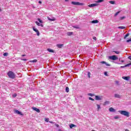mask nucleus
I'll list each match as a JSON object with an SVG mask.
<instances>
[{
    "label": "nucleus",
    "mask_w": 131,
    "mask_h": 131,
    "mask_svg": "<svg viewBox=\"0 0 131 131\" xmlns=\"http://www.w3.org/2000/svg\"><path fill=\"white\" fill-rule=\"evenodd\" d=\"M119 112L124 116H126L127 117H129V113L126 111H119Z\"/></svg>",
    "instance_id": "nucleus-1"
},
{
    "label": "nucleus",
    "mask_w": 131,
    "mask_h": 131,
    "mask_svg": "<svg viewBox=\"0 0 131 131\" xmlns=\"http://www.w3.org/2000/svg\"><path fill=\"white\" fill-rule=\"evenodd\" d=\"M7 74L10 78H15V73H14V72L12 71H9Z\"/></svg>",
    "instance_id": "nucleus-2"
},
{
    "label": "nucleus",
    "mask_w": 131,
    "mask_h": 131,
    "mask_svg": "<svg viewBox=\"0 0 131 131\" xmlns=\"http://www.w3.org/2000/svg\"><path fill=\"white\" fill-rule=\"evenodd\" d=\"M110 60H113V61H116V60H118V57L116 55H113L112 56L108 57Z\"/></svg>",
    "instance_id": "nucleus-3"
},
{
    "label": "nucleus",
    "mask_w": 131,
    "mask_h": 131,
    "mask_svg": "<svg viewBox=\"0 0 131 131\" xmlns=\"http://www.w3.org/2000/svg\"><path fill=\"white\" fill-rule=\"evenodd\" d=\"M95 100H96V101H100V100H103V97L100 96L99 95H96L95 96Z\"/></svg>",
    "instance_id": "nucleus-4"
},
{
    "label": "nucleus",
    "mask_w": 131,
    "mask_h": 131,
    "mask_svg": "<svg viewBox=\"0 0 131 131\" xmlns=\"http://www.w3.org/2000/svg\"><path fill=\"white\" fill-rule=\"evenodd\" d=\"M72 4L74 5L75 6H81L82 5V3L76 2H72Z\"/></svg>",
    "instance_id": "nucleus-5"
},
{
    "label": "nucleus",
    "mask_w": 131,
    "mask_h": 131,
    "mask_svg": "<svg viewBox=\"0 0 131 131\" xmlns=\"http://www.w3.org/2000/svg\"><path fill=\"white\" fill-rule=\"evenodd\" d=\"M97 6H98V4H92L89 5L88 7H89V8H93L94 7H97Z\"/></svg>",
    "instance_id": "nucleus-6"
},
{
    "label": "nucleus",
    "mask_w": 131,
    "mask_h": 131,
    "mask_svg": "<svg viewBox=\"0 0 131 131\" xmlns=\"http://www.w3.org/2000/svg\"><path fill=\"white\" fill-rule=\"evenodd\" d=\"M33 30H34V31H35V32H36L37 35L38 36H39L40 33H39V32L38 31V30H37V29H36V28H33Z\"/></svg>",
    "instance_id": "nucleus-7"
},
{
    "label": "nucleus",
    "mask_w": 131,
    "mask_h": 131,
    "mask_svg": "<svg viewBox=\"0 0 131 131\" xmlns=\"http://www.w3.org/2000/svg\"><path fill=\"white\" fill-rule=\"evenodd\" d=\"M32 108L33 109V110H34L35 111H36V112H37L38 113H39L40 112V111H39V109L36 108V107H32Z\"/></svg>",
    "instance_id": "nucleus-8"
},
{
    "label": "nucleus",
    "mask_w": 131,
    "mask_h": 131,
    "mask_svg": "<svg viewBox=\"0 0 131 131\" xmlns=\"http://www.w3.org/2000/svg\"><path fill=\"white\" fill-rule=\"evenodd\" d=\"M14 113H16V114H19V115H23L22 113L17 110L14 111Z\"/></svg>",
    "instance_id": "nucleus-9"
},
{
    "label": "nucleus",
    "mask_w": 131,
    "mask_h": 131,
    "mask_svg": "<svg viewBox=\"0 0 131 131\" xmlns=\"http://www.w3.org/2000/svg\"><path fill=\"white\" fill-rule=\"evenodd\" d=\"M91 23H92L93 24H96L97 23H99V20L96 19V20H92L91 21Z\"/></svg>",
    "instance_id": "nucleus-10"
},
{
    "label": "nucleus",
    "mask_w": 131,
    "mask_h": 131,
    "mask_svg": "<svg viewBox=\"0 0 131 131\" xmlns=\"http://www.w3.org/2000/svg\"><path fill=\"white\" fill-rule=\"evenodd\" d=\"M123 79H125V80H129V76H123L122 77Z\"/></svg>",
    "instance_id": "nucleus-11"
},
{
    "label": "nucleus",
    "mask_w": 131,
    "mask_h": 131,
    "mask_svg": "<svg viewBox=\"0 0 131 131\" xmlns=\"http://www.w3.org/2000/svg\"><path fill=\"white\" fill-rule=\"evenodd\" d=\"M48 19L49 20V21H55V20H56V19L55 18V17H52V18L48 17Z\"/></svg>",
    "instance_id": "nucleus-12"
},
{
    "label": "nucleus",
    "mask_w": 131,
    "mask_h": 131,
    "mask_svg": "<svg viewBox=\"0 0 131 131\" xmlns=\"http://www.w3.org/2000/svg\"><path fill=\"white\" fill-rule=\"evenodd\" d=\"M110 112H115V109L113 108V107H111L109 108Z\"/></svg>",
    "instance_id": "nucleus-13"
},
{
    "label": "nucleus",
    "mask_w": 131,
    "mask_h": 131,
    "mask_svg": "<svg viewBox=\"0 0 131 131\" xmlns=\"http://www.w3.org/2000/svg\"><path fill=\"white\" fill-rule=\"evenodd\" d=\"M57 47L59 49H62V47H63V44H57Z\"/></svg>",
    "instance_id": "nucleus-14"
},
{
    "label": "nucleus",
    "mask_w": 131,
    "mask_h": 131,
    "mask_svg": "<svg viewBox=\"0 0 131 131\" xmlns=\"http://www.w3.org/2000/svg\"><path fill=\"white\" fill-rule=\"evenodd\" d=\"M100 63H101V64H105V65H106V66H110V64L107 63V62H106L105 61H101V62H100Z\"/></svg>",
    "instance_id": "nucleus-15"
},
{
    "label": "nucleus",
    "mask_w": 131,
    "mask_h": 131,
    "mask_svg": "<svg viewBox=\"0 0 131 131\" xmlns=\"http://www.w3.org/2000/svg\"><path fill=\"white\" fill-rule=\"evenodd\" d=\"M115 98H118V99L121 98V96H120V95H119V94H115Z\"/></svg>",
    "instance_id": "nucleus-16"
},
{
    "label": "nucleus",
    "mask_w": 131,
    "mask_h": 131,
    "mask_svg": "<svg viewBox=\"0 0 131 131\" xmlns=\"http://www.w3.org/2000/svg\"><path fill=\"white\" fill-rule=\"evenodd\" d=\"M47 51L49 52V53H54V50L50 48L48 49Z\"/></svg>",
    "instance_id": "nucleus-17"
},
{
    "label": "nucleus",
    "mask_w": 131,
    "mask_h": 131,
    "mask_svg": "<svg viewBox=\"0 0 131 131\" xmlns=\"http://www.w3.org/2000/svg\"><path fill=\"white\" fill-rule=\"evenodd\" d=\"M67 35L70 36V35H72L73 34V32H69L67 33Z\"/></svg>",
    "instance_id": "nucleus-18"
},
{
    "label": "nucleus",
    "mask_w": 131,
    "mask_h": 131,
    "mask_svg": "<svg viewBox=\"0 0 131 131\" xmlns=\"http://www.w3.org/2000/svg\"><path fill=\"white\" fill-rule=\"evenodd\" d=\"M75 126H76V125H74V124H71L70 125V127L71 128H72V127H75Z\"/></svg>",
    "instance_id": "nucleus-19"
},
{
    "label": "nucleus",
    "mask_w": 131,
    "mask_h": 131,
    "mask_svg": "<svg viewBox=\"0 0 131 131\" xmlns=\"http://www.w3.org/2000/svg\"><path fill=\"white\" fill-rule=\"evenodd\" d=\"M30 62H31V63H36V62H37V60L34 59L33 60H31Z\"/></svg>",
    "instance_id": "nucleus-20"
},
{
    "label": "nucleus",
    "mask_w": 131,
    "mask_h": 131,
    "mask_svg": "<svg viewBox=\"0 0 131 131\" xmlns=\"http://www.w3.org/2000/svg\"><path fill=\"white\" fill-rule=\"evenodd\" d=\"M110 4H111V5H114V4H115V1H111L109 2Z\"/></svg>",
    "instance_id": "nucleus-21"
},
{
    "label": "nucleus",
    "mask_w": 131,
    "mask_h": 131,
    "mask_svg": "<svg viewBox=\"0 0 131 131\" xmlns=\"http://www.w3.org/2000/svg\"><path fill=\"white\" fill-rule=\"evenodd\" d=\"M118 28L119 29H124L125 28V27H124V26H120V27H118Z\"/></svg>",
    "instance_id": "nucleus-22"
},
{
    "label": "nucleus",
    "mask_w": 131,
    "mask_h": 131,
    "mask_svg": "<svg viewBox=\"0 0 131 131\" xmlns=\"http://www.w3.org/2000/svg\"><path fill=\"white\" fill-rule=\"evenodd\" d=\"M131 65V62L130 63H128L126 65L124 66V67H129V66H130Z\"/></svg>",
    "instance_id": "nucleus-23"
},
{
    "label": "nucleus",
    "mask_w": 131,
    "mask_h": 131,
    "mask_svg": "<svg viewBox=\"0 0 131 131\" xmlns=\"http://www.w3.org/2000/svg\"><path fill=\"white\" fill-rule=\"evenodd\" d=\"M66 92L67 93H69V88L66 87Z\"/></svg>",
    "instance_id": "nucleus-24"
},
{
    "label": "nucleus",
    "mask_w": 131,
    "mask_h": 131,
    "mask_svg": "<svg viewBox=\"0 0 131 131\" xmlns=\"http://www.w3.org/2000/svg\"><path fill=\"white\" fill-rule=\"evenodd\" d=\"M129 36V33H127V34L125 35L124 38H127L128 36Z\"/></svg>",
    "instance_id": "nucleus-25"
},
{
    "label": "nucleus",
    "mask_w": 131,
    "mask_h": 131,
    "mask_svg": "<svg viewBox=\"0 0 131 131\" xmlns=\"http://www.w3.org/2000/svg\"><path fill=\"white\" fill-rule=\"evenodd\" d=\"M103 1L104 0H98L96 3H103Z\"/></svg>",
    "instance_id": "nucleus-26"
},
{
    "label": "nucleus",
    "mask_w": 131,
    "mask_h": 131,
    "mask_svg": "<svg viewBox=\"0 0 131 131\" xmlns=\"http://www.w3.org/2000/svg\"><path fill=\"white\" fill-rule=\"evenodd\" d=\"M119 13H120V11H118L117 13H116L115 14V17H116V16H117V15H118V14H119Z\"/></svg>",
    "instance_id": "nucleus-27"
},
{
    "label": "nucleus",
    "mask_w": 131,
    "mask_h": 131,
    "mask_svg": "<svg viewBox=\"0 0 131 131\" xmlns=\"http://www.w3.org/2000/svg\"><path fill=\"white\" fill-rule=\"evenodd\" d=\"M38 21L41 24L42 23V20L40 18H38Z\"/></svg>",
    "instance_id": "nucleus-28"
},
{
    "label": "nucleus",
    "mask_w": 131,
    "mask_h": 131,
    "mask_svg": "<svg viewBox=\"0 0 131 131\" xmlns=\"http://www.w3.org/2000/svg\"><path fill=\"white\" fill-rule=\"evenodd\" d=\"M3 56H4V57H7V56H8V53H7V52L4 53L3 54Z\"/></svg>",
    "instance_id": "nucleus-29"
},
{
    "label": "nucleus",
    "mask_w": 131,
    "mask_h": 131,
    "mask_svg": "<svg viewBox=\"0 0 131 131\" xmlns=\"http://www.w3.org/2000/svg\"><path fill=\"white\" fill-rule=\"evenodd\" d=\"M119 61L121 62V63H124V60H121L120 58L119 59Z\"/></svg>",
    "instance_id": "nucleus-30"
},
{
    "label": "nucleus",
    "mask_w": 131,
    "mask_h": 131,
    "mask_svg": "<svg viewBox=\"0 0 131 131\" xmlns=\"http://www.w3.org/2000/svg\"><path fill=\"white\" fill-rule=\"evenodd\" d=\"M97 109L98 110H100V108H101V106L99 104H97Z\"/></svg>",
    "instance_id": "nucleus-31"
},
{
    "label": "nucleus",
    "mask_w": 131,
    "mask_h": 131,
    "mask_svg": "<svg viewBox=\"0 0 131 131\" xmlns=\"http://www.w3.org/2000/svg\"><path fill=\"white\" fill-rule=\"evenodd\" d=\"M94 94H91V93H89L88 94V96H90V97H94Z\"/></svg>",
    "instance_id": "nucleus-32"
},
{
    "label": "nucleus",
    "mask_w": 131,
    "mask_h": 131,
    "mask_svg": "<svg viewBox=\"0 0 131 131\" xmlns=\"http://www.w3.org/2000/svg\"><path fill=\"white\" fill-rule=\"evenodd\" d=\"M36 24L38 26H40V24L39 23H38V21H36L35 22Z\"/></svg>",
    "instance_id": "nucleus-33"
},
{
    "label": "nucleus",
    "mask_w": 131,
    "mask_h": 131,
    "mask_svg": "<svg viewBox=\"0 0 131 131\" xmlns=\"http://www.w3.org/2000/svg\"><path fill=\"white\" fill-rule=\"evenodd\" d=\"M125 16H122L120 18V20H123V19H125Z\"/></svg>",
    "instance_id": "nucleus-34"
},
{
    "label": "nucleus",
    "mask_w": 131,
    "mask_h": 131,
    "mask_svg": "<svg viewBox=\"0 0 131 131\" xmlns=\"http://www.w3.org/2000/svg\"><path fill=\"white\" fill-rule=\"evenodd\" d=\"M13 98H16L17 97V94H14L12 95Z\"/></svg>",
    "instance_id": "nucleus-35"
},
{
    "label": "nucleus",
    "mask_w": 131,
    "mask_h": 131,
    "mask_svg": "<svg viewBox=\"0 0 131 131\" xmlns=\"http://www.w3.org/2000/svg\"><path fill=\"white\" fill-rule=\"evenodd\" d=\"M89 99L91 101H95V100L93 99L92 97H89Z\"/></svg>",
    "instance_id": "nucleus-36"
},
{
    "label": "nucleus",
    "mask_w": 131,
    "mask_h": 131,
    "mask_svg": "<svg viewBox=\"0 0 131 131\" xmlns=\"http://www.w3.org/2000/svg\"><path fill=\"white\" fill-rule=\"evenodd\" d=\"M109 104V101H105L104 103V105H107Z\"/></svg>",
    "instance_id": "nucleus-37"
},
{
    "label": "nucleus",
    "mask_w": 131,
    "mask_h": 131,
    "mask_svg": "<svg viewBox=\"0 0 131 131\" xmlns=\"http://www.w3.org/2000/svg\"><path fill=\"white\" fill-rule=\"evenodd\" d=\"M115 119H118L119 118V117L118 116H116L114 117Z\"/></svg>",
    "instance_id": "nucleus-38"
},
{
    "label": "nucleus",
    "mask_w": 131,
    "mask_h": 131,
    "mask_svg": "<svg viewBox=\"0 0 131 131\" xmlns=\"http://www.w3.org/2000/svg\"><path fill=\"white\" fill-rule=\"evenodd\" d=\"M114 53H116L117 55H118L120 53V52L119 51H114Z\"/></svg>",
    "instance_id": "nucleus-39"
},
{
    "label": "nucleus",
    "mask_w": 131,
    "mask_h": 131,
    "mask_svg": "<svg viewBox=\"0 0 131 131\" xmlns=\"http://www.w3.org/2000/svg\"><path fill=\"white\" fill-rule=\"evenodd\" d=\"M129 41H131V38L126 40V42H129Z\"/></svg>",
    "instance_id": "nucleus-40"
},
{
    "label": "nucleus",
    "mask_w": 131,
    "mask_h": 131,
    "mask_svg": "<svg viewBox=\"0 0 131 131\" xmlns=\"http://www.w3.org/2000/svg\"><path fill=\"white\" fill-rule=\"evenodd\" d=\"M45 121L46 122H49V118L47 119V118H45Z\"/></svg>",
    "instance_id": "nucleus-41"
},
{
    "label": "nucleus",
    "mask_w": 131,
    "mask_h": 131,
    "mask_svg": "<svg viewBox=\"0 0 131 131\" xmlns=\"http://www.w3.org/2000/svg\"><path fill=\"white\" fill-rule=\"evenodd\" d=\"M89 77H91V73L89 72L88 74Z\"/></svg>",
    "instance_id": "nucleus-42"
},
{
    "label": "nucleus",
    "mask_w": 131,
    "mask_h": 131,
    "mask_svg": "<svg viewBox=\"0 0 131 131\" xmlns=\"http://www.w3.org/2000/svg\"><path fill=\"white\" fill-rule=\"evenodd\" d=\"M21 61H27L26 59H21Z\"/></svg>",
    "instance_id": "nucleus-43"
},
{
    "label": "nucleus",
    "mask_w": 131,
    "mask_h": 131,
    "mask_svg": "<svg viewBox=\"0 0 131 131\" xmlns=\"http://www.w3.org/2000/svg\"><path fill=\"white\" fill-rule=\"evenodd\" d=\"M104 75H105L106 76H107V72H104Z\"/></svg>",
    "instance_id": "nucleus-44"
},
{
    "label": "nucleus",
    "mask_w": 131,
    "mask_h": 131,
    "mask_svg": "<svg viewBox=\"0 0 131 131\" xmlns=\"http://www.w3.org/2000/svg\"><path fill=\"white\" fill-rule=\"evenodd\" d=\"M40 26L41 27H43V25L42 24H40V26Z\"/></svg>",
    "instance_id": "nucleus-45"
},
{
    "label": "nucleus",
    "mask_w": 131,
    "mask_h": 131,
    "mask_svg": "<svg viewBox=\"0 0 131 131\" xmlns=\"http://www.w3.org/2000/svg\"><path fill=\"white\" fill-rule=\"evenodd\" d=\"M55 125H56V126H57V127H59V125L58 124H56Z\"/></svg>",
    "instance_id": "nucleus-46"
},
{
    "label": "nucleus",
    "mask_w": 131,
    "mask_h": 131,
    "mask_svg": "<svg viewBox=\"0 0 131 131\" xmlns=\"http://www.w3.org/2000/svg\"><path fill=\"white\" fill-rule=\"evenodd\" d=\"M93 39H94L95 40H96V39H97V38H96V37H93Z\"/></svg>",
    "instance_id": "nucleus-47"
},
{
    "label": "nucleus",
    "mask_w": 131,
    "mask_h": 131,
    "mask_svg": "<svg viewBox=\"0 0 131 131\" xmlns=\"http://www.w3.org/2000/svg\"><path fill=\"white\" fill-rule=\"evenodd\" d=\"M25 56H26L25 54H23L21 55V57H25Z\"/></svg>",
    "instance_id": "nucleus-48"
},
{
    "label": "nucleus",
    "mask_w": 131,
    "mask_h": 131,
    "mask_svg": "<svg viewBox=\"0 0 131 131\" xmlns=\"http://www.w3.org/2000/svg\"><path fill=\"white\" fill-rule=\"evenodd\" d=\"M128 59H129V60H131V56H128Z\"/></svg>",
    "instance_id": "nucleus-49"
},
{
    "label": "nucleus",
    "mask_w": 131,
    "mask_h": 131,
    "mask_svg": "<svg viewBox=\"0 0 131 131\" xmlns=\"http://www.w3.org/2000/svg\"><path fill=\"white\" fill-rule=\"evenodd\" d=\"M49 122H50V123H54V122L51 121H50Z\"/></svg>",
    "instance_id": "nucleus-50"
},
{
    "label": "nucleus",
    "mask_w": 131,
    "mask_h": 131,
    "mask_svg": "<svg viewBox=\"0 0 131 131\" xmlns=\"http://www.w3.org/2000/svg\"><path fill=\"white\" fill-rule=\"evenodd\" d=\"M126 67H124V66H121V68H125Z\"/></svg>",
    "instance_id": "nucleus-51"
},
{
    "label": "nucleus",
    "mask_w": 131,
    "mask_h": 131,
    "mask_svg": "<svg viewBox=\"0 0 131 131\" xmlns=\"http://www.w3.org/2000/svg\"><path fill=\"white\" fill-rule=\"evenodd\" d=\"M38 3H39V4H41V1H39V2H38Z\"/></svg>",
    "instance_id": "nucleus-52"
},
{
    "label": "nucleus",
    "mask_w": 131,
    "mask_h": 131,
    "mask_svg": "<svg viewBox=\"0 0 131 131\" xmlns=\"http://www.w3.org/2000/svg\"><path fill=\"white\" fill-rule=\"evenodd\" d=\"M125 131H129L128 129H126L125 130Z\"/></svg>",
    "instance_id": "nucleus-53"
},
{
    "label": "nucleus",
    "mask_w": 131,
    "mask_h": 131,
    "mask_svg": "<svg viewBox=\"0 0 131 131\" xmlns=\"http://www.w3.org/2000/svg\"><path fill=\"white\" fill-rule=\"evenodd\" d=\"M116 83H118V81H116Z\"/></svg>",
    "instance_id": "nucleus-54"
},
{
    "label": "nucleus",
    "mask_w": 131,
    "mask_h": 131,
    "mask_svg": "<svg viewBox=\"0 0 131 131\" xmlns=\"http://www.w3.org/2000/svg\"><path fill=\"white\" fill-rule=\"evenodd\" d=\"M66 2H68V0H65Z\"/></svg>",
    "instance_id": "nucleus-55"
},
{
    "label": "nucleus",
    "mask_w": 131,
    "mask_h": 131,
    "mask_svg": "<svg viewBox=\"0 0 131 131\" xmlns=\"http://www.w3.org/2000/svg\"><path fill=\"white\" fill-rule=\"evenodd\" d=\"M58 131H62V130H61V129H59Z\"/></svg>",
    "instance_id": "nucleus-56"
},
{
    "label": "nucleus",
    "mask_w": 131,
    "mask_h": 131,
    "mask_svg": "<svg viewBox=\"0 0 131 131\" xmlns=\"http://www.w3.org/2000/svg\"><path fill=\"white\" fill-rule=\"evenodd\" d=\"M1 9H0V12H1Z\"/></svg>",
    "instance_id": "nucleus-57"
}]
</instances>
